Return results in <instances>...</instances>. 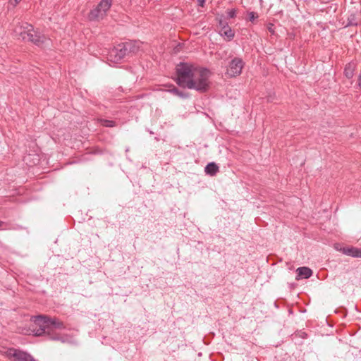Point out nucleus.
Returning a JSON list of instances; mask_svg holds the SVG:
<instances>
[{
  "label": "nucleus",
  "instance_id": "nucleus-8",
  "mask_svg": "<svg viewBox=\"0 0 361 361\" xmlns=\"http://www.w3.org/2000/svg\"><path fill=\"white\" fill-rule=\"evenodd\" d=\"M123 44L126 47L127 54L129 56L130 54H134L139 51V50L141 47V45H142V42L140 41H136V40H134V41L130 40V41L123 42Z\"/></svg>",
  "mask_w": 361,
  "mask_h": 361
},
{
  "label": "nucleus",
  "instance_id": "nucleus-3",
  "mask_svg": "<svg viewBox=\"0 0 361 361\" xmlns=\"http://www.w3.org/2000/svg\"><path fill=\"white\" fill-rule=\"evenodd\" d=\"M197 68L190 63L180 62L176 67V83L180 87H186L187 81L192 78Z\"/></svg>",
  "mask_w": 361,
  "mask_h": 361
},
{
  "label": "nucleus",
  "instance_id": "nucleus-5",
  "mask_svg": "<svg viewBox=\"0 0 361 361\" xmlns=\"http://www.w3.org/2000/svg\"><path fill=\"white\" fill-rule=\"evenodd\" d=\"M245 66V62L240 57H234L228 63L226 74L230 78L240 75Z\"/></svg>",
  "mask_w": 361,
  "mask_h": 361
},
{
  "label": "nucleus",
  "instance_id": "nucleus-21",
  "mask_svg": "<svg viewBox=\"0 0 361 361\" xmlns=\"http://www.w3.org/2000/svg\"><path fill=\"white\" fill-rule=\"evenodd\" d=\"M248 16L250 21H253L256 18H257V16L255 12H250L248 13Z\"/></svg>",
  "mask_w": 361,
  "mask_h": 361
},
{
  "label": "nucleus",
  "instance_id": "nucleus-18",
  "mask_svg": "<svg viewBox=\"0 0 361 361\" xmlns=\"http://www.w3.org/2000/svg\"><path fill=\"white\" fill-rule=\"evenodd\" d=\"M227 17L228 18H234L236 16V10L235 8L228 9L226 11Z\"/></svg>",
  "mask_w": 361,
  "mask_h": 361
},
{
  "label": "nucleus",
  "instance_id": "nucleus-22",
  "mask_svg": "<svg viewBox=\"0 0 361 361\" xmlns=\"http://www.w3.org/2000/svg\"><path fill=\"white\" fill-rule=\"evenodd\" d=\"M267 30H269V32L271 34H274V24L272 23H269L267 25Z\"/></svg>",
  "mask_w": 361,
  "mask_h": 361
},
{
  "label": "nucleus",
  "instance_id": "nucleus-10",
  "mask_svg": "<svg viewBox=\"0 0 361 361\" xmlns=\"http://www.w3.org/2000/svg\"><path fill=\"white\" fill-rule=\"evenodd\" d=\"M102 11L99 9L98 5L92 9L89 13V19L90 20H99L104 18L105 14L102 13Z\"/></svg>",
  "mask_w": 361,
  "mask_h": 361
},
{
  "label": "nucleus",
  "instance_id": "nucleus-27",
  "mask_svg": "<svg viewBox=\"0 0 361 361\" xmlns=\"http://www.w3.org/2000/svg\"><path fill=\"white\" fill-rule=\"evenodd\" d=\"M357 25V23H353L352 21H350L348 23V25Z\"/></svg>",
  "mask_w": 361,
  "mask_h": 361
},
{
  "label": "nucleus",
  "instance_id": "nucleus-13",
  "mask_svg": "<svg viewBox=\"0 0 361 361\" xmlns=\"http://www.w3.org/2000/svg\"><path fill=\"white\" fill-rule=\"evenodd\" d=\"M219 34L221 36L226 37L228 41L232 40L235 36L234 32L228 25L226 26V27H223V29H221Z\"/></svg>",
  "mask_w": 361,
  "mask_h": 361
},
{
  "label": "nucleus",
  "instance_id": "nucleus-7",
  "mask_svg": "<svg viewBox=\"0 0 361 361\" xmlns=\"http://www.w3.org/2000/svg\"><path fill=\"white\" fill-rule=\"evenodd\" d=\"M126 56H128L126 50L123 43L119 44L114 47L109 53V57L114 62H118L123 59Z\"/></svg>",
  "mask_w": 361,
  "mask_h": 361
},
{
  "label": "nucleus",
  "instance_id": "nucleus-20",
  "mask_svg": "<svg viewBox=\"0 0 361 361\" xmlns=\"http://www.w3.org/2000/svg\"><path fill=\"white\" fill-rule=\"evenodd\" d=\"M10 229V226L8 223L0 221V231Z\"/></svg>",
  "mask_w": 361,
  "mask_h": 361
},
{
  "label": "nucleus",
  "instance_id": "nucleus-17",
  "mask_svg": "<svg viewBox=\"0 0 361 361\" xmlns=\"http://www.w3.org/2000/svg\"><path fill=\"white\" fill-rule=\"evenodd\" d=\"M99 123L102 126H103L104 127L111 128V127L116 126V122L113 120L102 118L99 120Z\"/></svg>",
  "mask_w": 361,
  "mask_h": 361
},
{
  "label": "nucleus",
  "instance_id": "nucleus-15",
  "mask_svg": "<svg viewBox=\"0 0 361 361\" xmlns=\"http://www.w3.org/2000/svg\"><path fill=\"white\" fill-rule=\"evenodd\" d=\"M112 5V0H101L98 4V6L103 12V14L106 15V12L109 10Z\"/></svg>",
  "mask_w": 361,
  "mask_h": 361
},
{
  "label": "nucleus",
  "instance_id": "nucleus-23",
  "mask_svg": "<svg viewBox=\"0 0 361 361\" xmlns=\"http://www.w3.org/2000/svg\"><path fill=\"white\" fill-rule=\"evenodd\" d=\"M21 0H10V4L13 6H16Z\"/></svg>",
  "mask_w": 361,
  "mask_h": 361
},
{
  "label": "nucleus",
  "instance_id": "nucleus-16",
  "mask_svg": "<svg viewBox=\"0 0 361 361\" xmlns=\"http://www.w3.org/2000/svg\"><path fill=\"white\" fill-rule=\"evenodd\" d=\"M359 248L355 247H345L341 250L342 252L348 256L356 257Z\"/></svg>",
  "mask_w": 361,
  "mask_h": 361
},
{
  "label": "nucleus",
  "instance_id": "nucleus-12",
  "mask_svg": "<svg viewBox=\"0 0 361 361\" xmlns=\"http://www.w3.org/2000/svg\"><path fill=\"white\" fill-rule=\"evenodd\" d=\"M356 68V64L354 62H350L345 65L344 68V75L348 78L350 79L354 75V72Z\"/></svg>",
  "mask_w": 361,
  "mask_h": 361
},
{
  "label": "nucleus",
  "instance_id": "nucleus-26",
  "mask_svg": "<svg viewBox=\"0 0 361 361\" xmlns=\"http://www.w3.org/2000/svg\"><path fill=\"white\" fill-rule=\"evenodd\" d=\"M357 258H361V248H359L358 250V252H357Z\"/></svg>",
  "mask_w": 361,
  "mask_h": 361
},
{
  "label": "nucleus",
  "instance_id": "nucleus-9",
  "mask_svg": "<svg viewBox=\"0 0 361 361\" xmlns=\"http://www.w3.org/2000/svg\"><path fill=\"white\" fill-rule=\"evenodd\" d=\"M297 276L295 277L296 280H300L302 279H309L312 276V270L307 267H301L296 269Z\"/></svg>",
  "mask_w": 361,
  "mask_h": 361
},
{
  "label": "nucleus",
  "instance_id": "nucleus-14",
  "mask_svg": "<svg viewBox=\"0 0 361 361\" xmlns=\"http://www.w3.org/2000/svg\"><path fill=\"white\" fill-rule=\"evenodd\" d=\"M166 91L182 99H186L189 97L188 93L181 91L174 86L171 88L167 89Z\"/></svg>",
  "mask_w": 361,
  "mask_h": 361
},
{
  "label": "nucleus",
  "instance_id": "nucleus-1",
  "mask_svg": "<svg viewBox=\"0 0 361 361\" xmlns=\"http://www.w3.org/2000/svg\"><path fill=\"white\" fill-rule=\"evenodd\" d=\"M32 332L36 336H47L50 340L59 341L61 343H70L71 337L68 335H60L55 332L56 330L65 329L62 322L56 317H49L44 315H39L35 317Z\"/></svg>",
  "mask_w": 361,
  "mask_h": 361
},
{
  "label": "nucleus",
  "instance_id": "nucleus-6",
  "mask_svg": "<svg viewBox=\"0 0 361 361\" xmlns=\"http://www.w3.org/2000/svg\"><path fill=\"white\" fill-rule=\"evenodd\" d=\"M7 353L13 361H37L30 354L20 350L11 348Z\"/></svg>",
  "mask_w": 361,
  "mask_h": 361
},
{
  "label": "nucleus",
  "instance_id": "nucleus-11",
  "mask_svg": "<svg viewBox=\"0 0 361 361\" xmlns=\"http://www.w3.org/2000/svg\"><path fill=\"white\" fill-rule=\"evenodd\" d=\"M219 171V168L214 162H210L204 168V172L210 176H215Z\"/></svg>",
  "mask_w": 361,
  "mask_h": 361
},
{
  "label": "nucleus",
  "instance_id": "nucleus-25",
  "mask_svg": "<svg viewBox=\"0 0 361 361\" xmlns=\"http://www.w3.org/2000/svg\"><path fill=\"white\" fill-rule=\"evenodd\" d=\"M267 102H274V97L271 96V95H269L268 97H267Z\"/></svg>",
  "mask_w": 361,
  "mask_h": 361
},
{
  "label": "nucleus",
  "instance_id": "nucleus-4",
  "mask_svg": "<svg viewBox=\"0 0 361 361\" xmlns=\"http://www.w3.org/2000/svg\"><path fill=\"white\" fill-rule=\"evenodd\" d=\"M25 28L27 31L21 33L24 40L30 41L38 47H42L44 44H48L49 39L34 30L32 25L27 24Z\"/></svg>",
  "mask_w": 361,
  "mask_h": 361
},
{
  "label": "nucleus",
  "instance_id": "nucleus-2",
  "mask_svg": "<svg viewBox=\"0 0 361 361\" xmlns=\"http://www.w3.org/2000/svg\"><path fill=\"white\" fill-rule=\"evenodd\" d=\"M210 71L205 68H197L192 78L187 81L186 87L195 90L200 92H205L209 87Z\"/></svg>",
  "mask_w": 361,
  "mask_h": 361
},
{
  "label": "nucleus",
  "instance_id": "nucleus-24",
  "mask_svg": "<svg viewBox=\"0 0 361 361\" xmlns=\"http://www.w3.org/2000/svg\"><path fill=\"white\" fill-rule=\"evenodd\" d=\"M197 3H198V6H200L201 7H204V4H205V0H197Z\"/></svg>",
  "mask_w": 361,
  "mask_h": 361
},
{
  "label": "nucleus",
  "instance_id": "nucleus-19",
  "mask_svg": "<svg viewBox=\"0 0 361 361\" xmlns=\"http://www.w3.org/2000/svg\"><path fill=\"white\" fill-rule=\"evenodd\" d=\"M219 25L221 27V29H223V27H226V26H228V22L223 19L221 17L218 19Z\"/></svg>",
  "mask_w": 361,
  "mask_h": 361
}]
</instances>
